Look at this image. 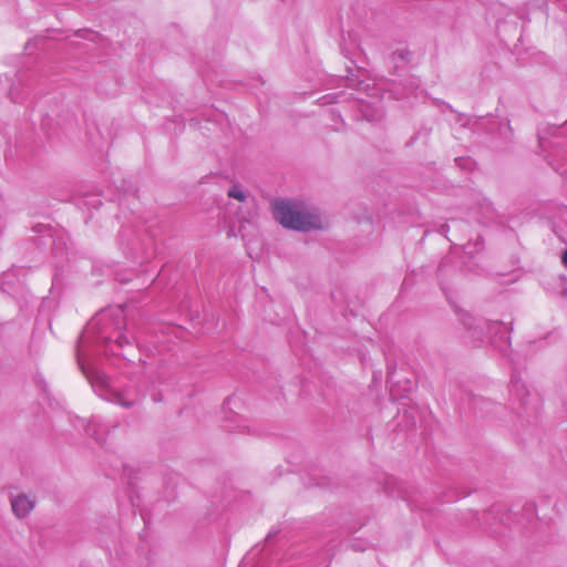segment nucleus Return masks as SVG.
Listing matches in <instances>:
<instances>
[{"label":"nucleus","instance_id":"obj_1","mask_svg":"<svg viewBox=\"0 0 567 567\" xmlns=\"http://www.w3.org/2000/svg\"><path fill=\"white\" fill-rule=\"evenodd\" d=\"M274 217L284 227L306 231L321 227L320 218L305 210L292 202H276L272 204Z\"/></svg>","mask_w":567,"mask_h":567},{"label":"nucleus","instance_id":"obj_4","mask_svg":"<svg viewBox=\"0 0 567 567\" xmlns=\"http://www.w3.org/2000/svg\"><path fill=\"white\" fill-rule=\"evenodd\" d=\"M561 261H563L564 266L567 268V249L564 251V254L561 256Z\"/></svg>","mask_w":567,"mask_h":567},{"label":"nucleus","instance_id":"obj_2","mask_svg":"<svg viewBox=\"0 0 567 567\" xmlns=\"http://www.w3.org/2000/svg\"><path fill=\"white\" fill-rule=\"evenodd\" d=\"M12 511L18 517L27 516L34 507V502L25 495H18L11 502Z\"/></svg>","mask_w":567,"mask_h":567},{"label":"nucleus","instance_id":"obj_3","mask_svg":"<svg viewBox=\"0 0 567 567\" xmlns=\"http://www.w3.org/2000/svg\"><path fill=\"white\" fill-rule=\"evenodd\" d=\"M228 196L231 197V198L237 199L238 202H245L246 200L245 193L240 188H238V187L230 188L228 190Z\"/></svg>","mask_w":567,"mask_h":567}]
</instances>
